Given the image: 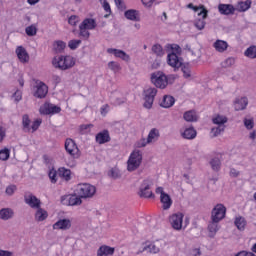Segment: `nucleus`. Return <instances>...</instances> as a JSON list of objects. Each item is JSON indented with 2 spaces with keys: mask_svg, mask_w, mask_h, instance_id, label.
I'll return each instance as SVG.
<instances>
[{
  "mask_svg": "<svg viewBox=\"0 0 256 256\" xmlns=\"http://www.w3.org/2000/svg\"><path fill=\"white\" fill-rule=\"evenodd\" d=\"M39 113L40 115H55L57 113H61V107L46 102L40 107Z\"/></svg>",
  "mask_w": 256,
  "mask_h": 256,
  "instance_id": "6e6552de",
  "label": "nucleus"
},
{
  "mask_svg": "<svg viewBox=\"0 0 256 256\" xmlns=\"http://www.w3.org/2000/svg\"><path fill=\"white\" fill-rule=\"evenodd\" d=\"M124 17H126L128 21H141V17L139 16V11L135 9H129L125 11Z\"/></svg>",
  "mask_w": 256,
  "mask_h": 256,
  "instance_id": "a878e982",
  "label": "nucleus"
},
{
  "mask_svg": "<svg viewBox=\"0 0 256 256\" xmlns=\"http://www.w3.org/2000/svg\"><path fill=\"white\" fill-rule=\"evenodd\" d=\"M251 0L241 1L238 2L236 5V11H239V13H244L245 11H249L251 9Z\"/></svg>",
  "mask_w": 256,
  "mask_h": 256,
  "instance_id": "7c9ffc66",
  "label": "nucleus"
},
{
  "mask_svg": "<svg viewBox=\"0 0 256 256\" xmlns=\"http://www.w3.org/2000/svg\"><path fill=\"white\" fill-rule=\"evenodd\" d=\"M11 155V150L5 148L0 150V161H7Z\"/></svg>",
  "mask_w": 256,
  "mask_h": 256,
  "instance_id": "09e8293b",
  "label": "nucleus"
},
{
  "mask_svg": "<svg viewBox=\"0 0 256 256\" xmlns=\"http://www.w3.org/2000/svg\"><path fill=\"white\" fill-rule=\"evenodd\" d=\"M49 179L51 180V183H57V172L52 170L49 172Z\"/></svg>",
  "mask_w": 256,
  "mask_h": 256,
  "instance_id": "bf43d9fd",
  "label": "nucleus"
},
{
  "mask_svg": "<svg viewBox=\"0 0 256 256\" xmlns=\"http://www.w3.org/2000/svg\"><path fill=\"white\" fill-rule=\"evenodd\" d=\"M75 191L81 199H93L97 193V188L89 183H80L76 186Z\"/></svg>",
  "mask_w": 256,
  "mask_h": 256,
  "instance_id": "7ed1b4c3",
  "label": "nucleus"
},
{
  "mask_svg": "<svg viewBox=\"0 0 256 256\" xmlns=\"http://www.w3.org/2000/svg\"><path fill=\"white\" fill-rule=\"evenodd\" d=\"M13 98L14 101L16 103H19V101H21L23 99V92H21V90H17L14 94H13Z\"/></svg>",
  "mask_w": 256,
  "mask_h": 256,
  "instance_id": "13d9d810",
  "label": "nucleus"
},
{
  "mask_svg": "<svg viewBox=\"0 0 256 256\" xmlns=\"http://www.w3.org/2000/svg\"><path fill=\"white\" fill-rule=\"evenodd\" d=\"M79 31H80L79 33L80 37H83L84 39H89V37L91 36L89 29L81 25L79 26Z\"/></svg>",
  "mask_w": 256,
  "mask_h": 256,
  "instance_id": "3c124183",
  "label": "nucleus"
},
{
  "mask_svg": "<svg viewBox=\"0 0 256 256\" xmlns=\"http://www.w3.org/2000/svg\"><path fill=\"white\" fill-rule=\"evenodd\" d=\"M80 26L84 27L85 29H88L90 31H93L97 27V22L93 18H86L82 21Z\"/></svg>",
  "mask_w": 256,
  "mask_h": 256,
  "instance_id": "c85d7f7f",
  "label": "nucleus"
},
{
  "mask_svg": "<svg viewBox=\"0 0 256 256\" xmlns=\"http://www.w3.org/2000/svg\"><path fill=\"white\" fill-rule=\"evenodd\" d=\"M220 221L219 220H211L208 224V231H209V237L213 238L215 235H217V231H219Z\"/></svg>",
  "mask_w": 256,
  "mask_h": 256,
  "instance_id": "b1692460",
  "label": "nucleus"
},
{
  "mask_svg": "<svg viewBox=\"0 0 256 256\" xmlns=\"http://www.w3.org/2000/svg\"><path fill=\"white\" fill-rule=\"evenodd\" d=\"M111 141V135H109V130H103L96 134V143L99 145H105Z\"/></svg>",
  "mask_w": 256,
  "mask_h": 256,
  "instance_id": "aec40b11",
  "label": "nucleus"
},
{
  "mask_svg": "<svg viewBox=\"0 0 256 256\" xmlns=\"http://www.w3.org/2000/svg\"><path fill=\"white\" fill-rule=\"evenodd\" d=\"M185 215L181 212L172 214L170 216V225L175 231H181L183 229V218Z\"/></svg>",
  "mask_w": 256,
  "mask_h": 256,
  "instance_id": "1a4fd4ad",
  "label": "nucleus"
},
{
  "mask_svg": "<svg viewBox=\"0 0 256 256\" xmlns=\"http://www.w3.org/2000/svg\"><path fill=\"white\" fill-rule=\"evenodd\" d=\"M152 52L156 57H163L165 55V50H163V46L160 44H154L152 46Z\"/></svg>",
  "mask_w": 256,
  "mask_h": 256,
  "instance_id": "e433bc0d",
  "label": "nucleus"
},
{
  "mask_svg": "<svg viewBox=\"0 0 256 256\" xmlns=\"http://www.w3.org/2000/svg\"><path fill=\"white\" fill-rule=\"evenodd\" d=\"M143 163V151L133 150L127 160V171H137Z\"/></svg>",
  "mask_w": 256,
  "mask_h": 256,
  "instance_id": "f03ea898",
  "label": "nucleus"
},
{
  "mask_svg": "<svg viewBox=\"0 0 256 256\" xmlns=\"http://www.w3.org/2000/svg\"><path fill=\"white\" fill-rule=\"evenodd\" d=\"M15 53L20 61V63H29V53L27 52V49L23 46H17Z\"/></svg>",
  "mask_w": 256,
  "mask_h": 256,
  "instance_id": "f3484780",
  "label": "nucleus"
},
{
  "mask_svg": "<svg viewBox=\"0 0 256 256\" xmlns=\"http://www.w3.org/2000/svg\"><path fill=\"white\" fill-rule=\"evenodd\" d=\"M218 11L221 15H235L236 8L232 4H219Z\"/></svg>",
  "mask_w": 256,
  "mask_h": 256,
  "instance_id": "412c9836",
  "label": "nucleus"
},
{
  "mask_svg": "<svg viewBox=\"0 0 256 256\" xmlns=\"http://www.w3.org/2000/svg\"><path fill=\"white\" fill-rule=\"evenodd\" d=\"M47 93H49V88L45 85V83L40 82L36 86L34 97H36L37 99H45V97H47Z\"/></svg>",
  "mask_w": 256,
  "mask_h": 256,
  "instance_id": "dca6fc26",
  "label": "nucleus"
},
{
  "mask_svg": "<svg viewBox=\"0 0 256 256\" xmlns=\"http://www.w3.org/2000/svg\"><path fill=\"white\" fill-rule=\"evenodd\" d=\"M115 1V5L118 9H120V11H124L125 9V2H123V0H114Z\"/></svg>",
  "mask_w": 256,
  "mask_h": 256,
  "instance_id": "052dcab7",
  "label": "nucleus"
},
{
  "mask_svg": "<svg viewBox=\"0 0 256 256\" xmlns=\"http://www.w3.org/2000/svg\"><path fill=\"white\" fill-rule=\"evenodd\" d=\"M22 125L24 127V131H31V120L29 119V115L24 114L22 116Z\"/></svg>",
  "mask_w": 256,
  "mask_h": 256,
  "instance_id": "37998d69",
  "label": "nucleus"
},
{
  "mask_svg": "<svg viewBox=\"0 0 256 256\" xmlns=\"http://www.w3.org/2000/svg\"><path fill=\"white\" fill-rule=\"evenodd\" d=\"M100 113L103 117L109 113V104H105L100 108Z\"/></svg>",
  "mask_w": 256,
  "mask_h": 256,
  "instance_id": "e2e57ef3",
  "label": "nucleus"
},
{
  "mask_svg": "<svg viewBox=\"0 0 256 256\" xmlns=\"http://www.w3.org/2000/svg\"><path fill=\"white\" fill-rule=\"evenodd\" d=\"M81 45V40H70L68 43V47L72 50L77 49Z\"/></svg>",
  "mask_w": 256,
  "mask_h": 256,
  "instance_id": "864d4df0",
  "label": "nucleus"
},
{
  "mask_svg": "<svg viewBox=\"0 0 256 256\" xmlns=\"http://www.w3.org/2000/svg\"><path fill=\"white\" fill-rule=\"evenodd\" d=\"M187 7L188 9H192L195 13H200V11H203V9H207L204 5L194 6L193 3L188 4Z\"/></svg>",
  "mask_w": 256,
  "mask_h": 256,
  "instance_id": "603ef678",
  "label": "nucleus"
},
{
  "mask_svg": "<svg viewBox=\"0 0 256 256\" xmlns=\"http://www.w3.org/2000/svg\"><path fill=\"white\" fill-rule=\"evenodd\" d=\"M13 215H15V212L11 208H2L0 210V219H2V221L13 219Z\"/></svg>",
  "mask_w": 256,
  "mask_h": 256,
  "instance_id": "cd10ccee",
  "label": "nucleus"
},
{
  "mask_svg": "<svg viewBox=\"0 0 256 256\" xmlns=\"http://www.w3.org/2000/svg\"><path fill=\"white\" fill-rule=\"evenodd\" d=\"M65 149H66V153H68V155L73 157V159H79L80 157L79 147H77L75 140L71 138H67L65 141Z\"/></svg>",
  "mask_w": 256,
  "mask_h": 256,
  "instance_id": "0eeeda50",
  "label": "nucleus"
},
{
  "mask_svg": "<svg viewBox=\"0 0 256 256\" xmlns=\"http://www.w3.org/2000/svg\"><path fill=\"white\" fill-rule=\"evenodd\" d=\"M78 21H79V19L77 18V16H70L68 19L69 25H72V26L77 25Z\"/></svg>",
  "mask_w": 256,
  "mask_h": 256,
  "instance_id": "0e129e2a",
  "label": "nucleus"
},
{
  "mask_svg": "<svg viewBox=\"0 0 256 256\" xmlns=\"http://www.w3.org/2000/svg\"><path fill=\"white\" fill-rule=\"evenodd\" d=\"M157 95V88L149 87L144 90V107L151 109Z\"/></svg>",
  "mask_w": 256,
  "mask_h": 256,
  "instance_id": "39448f33",
  "label": "nucleus"
},
{
  "mask_svg": "<svg viewBox=\"0 0 256 256\" xmlns=\"http://www.w3.org/2000/svg\"><path fill=\"white\" fill-rule=\"evenodd\" d=\"M25 33L28 37H35L37 35V25L32 24L25 28Z\"/></svg>",
  "mask_w": 256,
  "mask_h": 256,
  "instance_id": "ea45409f",
  "label": "nucleus"
},
{
  "mask_svg": "<svg viewBox=\"0 0 256 256\" xmlns=\"http://www.w3.org/2000/svg\"><path fill=\"white\" fill-rule=\"evenodd\" d=\"M180 133L183 139H195L197 137V131L195 128H193V126L181 129Z\"/></svg>",
  "mask_w": 256,
  "mask_h": 256,
  "instance_id": "5701e85b",
  "label": "nucleus"
},
{
  "mask_svg": "<svg viewBox=\"0 0 256 256\" xmlns=\"http://www.w3.org/2000/svg\"><path fill=\"white\" fill-rule=\"evenodd\" d=\"M58 175L65 179V181L71 180V170L66 168H59Z\"/></svg>",
  "mask_w": 256,
  "mask_h": 256,
  "instance_id": "4c0bfd02",
  "label": "nucleus"
},
{
  "mask_svg": "<svg viewBox=\"0 0 256 256\" xmlns=\"http://www.w3.org/2000/svg\"><path fill=\"white\" fill-rule=\"evenodd\" d=\"M167 62L170 67H173V69H179V67L183 65V61H181L180 57L177 56V53L175 52L168 54Z\"/></svg>",
  "mask_w": 256,
  "mask_h": 256,
  "instance_id": "4468645a",
  "label": "nucleus"
},
{
  "mask_svg": "<svg viewBox=\"0 0 256 256\" xmlns=\"http://www.w3.org/2000/svg\"><path fill=\"white\" fill-rule=\"evenodd\" d=\"M53 51L56 53H63L65 50V47H67V44L62 40H56L53 42Z\"/></svg>",
  "mask_w": 256,
  "mask_h": 256,
  "instance_id": "72a5a7b5",
  "label": "nucleus"
},
{
  "mask_svg": "<svg viewBox=\"0 0 256 256\" xmlns=\"http://www.w3.org/2000/svg\"><path fill=\"white\" fill-rule=\"evenodd\" d=\"M227 215V208L223 204H217L214 206L211 212V221H223V218Z\"/></svg>",
  "mask_w": 256,
  "mask_h": 256,
  "instance_id": "423d86ee",
  "label": "nucleus"
},
{
  "mask_svg": "<svg viewBox=\"0 0 256 256\" xmlns=\"http://www.w3.org/2000/svg\"><path fill=\"white\" fill-rule=\"evenodd\" d=\"M159 137H160L159 130L157 128L151 129L147 137L148 143H155V141H157Z\"/></svg>",
  "mask_w": 256,
  "mask_h": 256,
  "instance_id": "f704fd0d",
  "label": "nucleus"
},
{
  "mask_svg": "<svg viewBox=\"0 0 256 256\" xmlns=\"http://www.w3.org/2000/svg\"><path fill=\"white\" fill-rule=\"evenodd\" d=\"M244 127H246V129L251 130L253 129V127H255V122L253 121V119H244Z\"/></svg>",
  "mask_w": 256,
  "mask_h": 256,
  "instance_id": "5fc2aeb1",
  "label": "nucleus"
},
{
  "mask_svg": "<svg viewBox=\"0 0 256 256\" xmlns=\"http://www.w3.org/2000/svg\"><path fill=\"white\" fill-rule=\"evenodd\" d=\"M234 223L237 229H239V231H243L245 229V225H247V222L243 217L236 218Z\"/></svg>",
  "mask_w": 256,
  "mask_h": 256,
  "instance_id": "c03bdc74",
  "label": "nucleus"
},
{
  "mask_svg": "<svg viewBox=\"0 0 256 256\" xmlns=\"http://www.w3.org/2000/svg\"><path fill=\"white\" fill-rule=\"evenodd\" d=\"M183 117L188 123H193L197 121V113L193 110L185 112Z\"/></svg>",
  "mask_w": 256,
  "mask_h": 256,
  "instance_id": "c9c22d12",
  "label": "nucleus"
},
{
  "mask_svg": "<svg viewBox=\"0 0 256 256\" xmlns=\"http://www.w3.org/2000/svg\"><path fill=\"white\" fill-rule=\"evenodd\" d=\"M24 202L29 205L31 209H39L41 207V200L31 192L24 193Z\"/></svg>",
  "mask_w": 256,
  "mask_h": 256,
  "instance_id": "9b49d317",
  "label": "nucleus"
},
{
  "mask_svg": "<svg viewBox=\"0 0 256 256\" xmlns=\"http://www.w3.org/2000/svg\"><path fill=\"white\" fill-rule=\"evenodd\" d=\"M209 15V11L207 9H203L200 12H198V17L194 20V27L198 29V31H203L205 29V25H207V22H205V19H207Z\"/></svg>",
  "mask_w": 256,
  "mask_h": 256,
  "instance_id": "f8f14e48",
  "label": "nucleus"
},
{
  "mask_svg": "<svg viewBox=\"0 0 256 256\" xmlns=\"http://www.w3.org/2000/svg\"><path fill=\"white\" fill-rule=\"evenodd\" d=\"M52 65L55 69L67 71V69L75 67V58L73 56H56L52 60Z\"/></svg>",
  "mask_w": 256,
  "mask_h": 256,
  "instance_id": "f257e3e1",
  "label": "nucleus"
},
{
  "mask_svg": "<svg viewBox=\"0 0 256 256\" xmlns=\"http://www.w3.org/2000/svg\"><path fill=\"white\" fill-rule=\"evenodd\" d=\"M211 169L213 171H219L221 169V160L217 157L210 160Z\"/></svg>",
  "mask_w": 256,
  "mask_h": 256,
  "instance_id": "a19ab883",
  "label": "nucleus"
},
{
  "mask_svg": "<svg viewBox=\"0 0 256 256\" xmlns=\"http://www.w3.org/2000/svg\"><path fill=\"white\" fill-rule=\"evenodd\" d=\"M101 5L106 13H111V5H109V2H107V0H104Z\"/></svg>",
  "mask_w": 256,
  "mask_h": 256,
  "instance_id": "680f3d73",
  "label": "nucleus"
},
{
  "mask_svg": "<svg viewBox=\"0 0 256 256\" xmlns=\"http://www.w3.org/2000/svg\"><path fill=\"white\" fill-rule=\"evenodd\" d=\"M151 82L158 89H165V87L169 85V80L167 79V76L163 72H154L151 75Z\"/></svg>",
  "mask_w": 256,
  "mask_h": 256,
  "instance_id": "20e7f679",
  "label": "nucleus"
},
{
  "mask_svg": "<svg viewBox=\"0 0 256 256\" xmlns=\"http://www.w3.org/2000/svg\"><path fill=\"white\" fill-rule=\"evenodd\" d=\"M223 131H225V125H220L211 129L213 137H218V135H221Z\"/></svg>",
  "mask_w": 256,
  "mask_h": 256,
  "instance_id": "de8ad7c7",
  "label": "nucleus"
},
{
  "mask_svg": "<svg viewBox=\"0 0 256 256\" xmlns=\"http://www.w3.org/2000/svg\"><path fill=\"white\" fill-rule=\"evenodd\" d=\"M214 125H218V126H221V125H225V123H227L228 119L226 118V116H223V115H217L216 117H214L212 119Z\"/></svg>",
  "mask_w": 256,
  "mask_h": 256,
  "instance_id": "79ce46f5",
  "label": "nucleus"
},
{
  "mask_svg": "<svg viewBox=\"0 0 256 256\" xmlns=\"http://www.w3.org/2000/svg\"><path fill=\"white\" fill-rule=\"evenodd\" d=\"M61 203L63 205H81L83 203V200H81V197L79 195H68V196H62Z\"/></svg>",
  "mask_w": 256,
  "mask_h": 256,
  "instance_id": "ddd939ff",
  "label": "nucleus"
},
{
  "mask_svg": "<svg viewBox=\"0 0 256 256\" xmlns=\"http://www.w3.org/2000/svg\"><path fill=\"white\" fill-rule=\"evenodd\" d=\"M180 67L185 79H189L191 77V66L189 64H182Z\"/></svg>",
  "mask_w": 256,
  "mask_h": 256,
  "instance_id": "a18cd8bd",
  "label": "nucleus"
},
{
  "mask_svg": "<svg viewBox=\"0 0 256 256\" xmlns=\"http://www.w3.org/2000/svg\"><path fill=\"white\" fill-rule=\"evenodd\" d=\"M153 182L151 180H144L140 186V197H144L145 199H151V197H155L153 191H151V186Z\"/></svg>",
  "mask_w": 256,
  "mask_h": 256,
  "instance_id": "9d476101",
  "label": "nucleus"
},
{
  "mask_svg": "<svg viewBox=\"0 0 256 256\" xmlns=\"http://www.w3.org/2000/svg\"><path fill=\"white\" fill-rule=\"evenodd\" d=\"M41 119H37L32 123V126L30 127V130L32 129V133H35L39 127H41Z\"/></svg>",
  "mask_w": 256,
  "mask_h": 256,
  "instance_id": "6e6d98bb",
  "label": "nucleus"
},
{
  "mask_svg": "<svg viewBox=\"0 0 256 256\" xmlns=\"http://www.w3.org/2000/svg\"><path fill=\"white\" fill-rule=\"evenodd\" d=\"M36 209L37 210L35 213V221H38V222L45 221V219H47V217H49V214L46 212L45 209L41 208V206Z\"/></svg>",
  "mask_w": 256,
  "mask_h": 256,
  "instance_id": "2f4dec72",
  "label": "nucleus"
},
{
  "mask_svg": "<svg viewBox=\"0 0 256 256\" xmlns=\"http://www.w3.org/2000/svg\"><path fill=\"white\" fill-rule=\"evenodd\" d=\"M110 177H112L113 179H117L119 178V170L117 169H111L109 172Z\"/></svg>",
  "mask_w": 256,
  "mask_h": 256,
  "instance_id": "69168bd1",
  "label": "nucleus"
},
{
  "mask_svg": "<svg viewBox=\"0 0 256 256\" xmlns=\"http://www.w3.org/2000/svg\"><path fill=\"white\" fill-rule=\"evenodd\" d=\"M213 47L216 51H218V53H225V50L229 47V43H227L225 40H216Z\"/></svg>",
  "mask_w": 256,
  "mask_h": 256,
  "instance_id": "bb28decb",
  "label": "nucleus"
},
{
  "mask_svg": "<svg viewBox=\"0 0 256 256\" xmlns=\"http://www.w3.org/2000/svg\"><path fill=\"white\" fill-rule=\"evenodd\" d=\"M108 68L114 73H119L121 71V65L119 62L111 61L108 63Z\"/></svg>",
  "mask_w": 256,
  "mask_h": 256,
  "instance_id": "49530a36",
  "label": "nucleus"
},
{
  "mask_svg": "<svg viewBox=\"0 0 256 256\" xmlns=\"http://www.w3.org/2000/svg\"><path fill=\"white\" fill-rule=\"evenodd\" d=\"M160 105L164 109H169L170 107H173V105H175V98L173 96L166 95L163 97V100Z\"/></svg>",
  "mask_w": 256,
  "mask_h": 256,
  "instance_id": "473e14b6",
  "label": "nucleus"
},
{
  "mask_svg": "<svg viewBox=\"0 0 256 256\" xmlns=\"http://www.w3.org/2000/svg\"><path fill=\"white\" fill-rule=\"evenodd\" d=\"M160 203H162V209L164 211H167L171 209V205H173V200L171 199V196L169 194H163V196H160Z\"/></svg>",
  "mask_w": 256,
  "mask_h": 256,
  "instance_id": "393cba45",
  "label": "nucleus"
},
{
  "mask_svg": "<svg viewBox=\"0 0 256 256\" xmlns=\"http://www.w3.org/2000/svg\"><path fill=\"white\" fill-rule=\"evenodd\" d=\"M161 242H146L143 246L142 251H146L147 253H159L161 251Z\"/></svg>",
  "mask_w": 256,
  "mask_h": 256,
  "instance_id": "2eb2a0df",
  "label": "nucleus"
},
{
  "mask_svg": "<svg viewBox=\"0 0 256 256\" xmlns=\"http://www.w3.org/2000/svg\"><path fill=\"white\" fill-rule=\"evenodd\" d=\"M247 105H249V100L247 99V97L236 98V100L234 101L235 111H243L247 109Z\"/></svg>",
  "mask_w": 256,
  "mask_h": 256,
  "instance_id": "4be33fe9",
  "label": "nucleus"
},
{
  "mask_svg": "<svg viewBox=\"0 0 256 256\" xmlns=\"http://www.w3.org/2000/svg\"><path fill=\"white\" fill-rule=\"evenodd\" d=\"M235 256H256L253 252L240 251Z\"/></svg>",
  "mask_w": 256,
  "mask_h": 256,
  "instance_id": "338daca9",
  "label": "nucleus"
},
{
  "mask_svg": "<svg viewBox=\"0 0 256 256\" xmlns=\"http://www.w3.org/2000/svg\"><path fill=\"white\" fill-rule=\"evenodd\" d=\"M107 53H110L116 56L118 59H122V61H126V62L131 61V57L129 56V54H126V52L123 50L108 48Z\"/></svg>",
  "mask_w": 256,
  "mask_h": 256,
  "instance_id": "a211bd4d",
  "label": "nucleus"
},
{
  "mask_svg": "<svg viewBox=\"0 0 256 256\" xmlns=\"http://www.w3.org/2000/svg\"><path fill=\"white\" fill-rule=\"evenodd\" d=\"M0 256H13V252L9 250H1L0 249Z\"/></svg>",
  "mask_w": 256,
  "mask_h": 256,
  "instance_id": "774afa93",
  "label": "nucleus"
},
{
  "mask_svg": "<svg viewBox=\"0 0 256 256\" xmlns=\"http://www.w3.org/2000/svg\"><path fill=\"white\" fill-rule=\"evenodd\" d=\"M232 65H235V59L234 58H227L224 62H222V67H232Z\"/></svg>",
  "mask_w": 256,
  "mask_h": 256,
  "instance_id": "4d7b16f0",
  "label": "nucleus"
},
{
  "mask_svg": "<svg viewBox=\"0 0 256 256\" xmlns=\"http://www.w3.org/2000/svg\"><path fill=\"white\" fill-rule=\"evenodd\" d=\"M244 55L249 59H256V46L252 45L249 48H247L244 52Z\"/></svg>",
  "mask_w": 256,
  "mask_h": 256,
  "instance_id": "58836bf2",
  "label": "nucleus"
},
{
  "mask_svg": "<svg viewBox=\"0 0 256 256\" xmlns=\"http://www.w3.org/2000/svg\"><path fill=\"white\" fill-rule=\"evenodd\" d=\"M71 227V220L64 218L59 219L56 223L53 224V229L67 231Z\"/></svg>",
  "mask_w": 256,
  "mask_h": 256,
  "instance_id": "6ab92c4d",
  "label": "nucleus"
},
{
  "mask_svg": "<svg viewBox=\"0 0 256 256\" xmlns=\"http://www.w3.org/2000/svg\"><path fill=\"white\" fill-rule=\"evenodd\" d=\"M16 191H17V185L11 184L6 187L5 193L6 195H8V197H13Z\"/></svg>",
  "mask_w": 256,
  "mask_h": 256,
  "instance_id": "8fccbe9b",
  "label": "nucleus"
},
{
  "mask_svg": "<svg viewBox=\"0 0 256 256\" xmlns=\"http://www.w3.org/2000/svg\"><path fill=\"white\" fill-rule=\"evenodd\" d=\"M115 253V248L109 246H101L97 251V256H111Z\"/></svg>",
  "mask_w": 256,
  "mask_h": 256,
  "instance_id": "c756f323",
  "label": "nucleus"
}]
</instances>
